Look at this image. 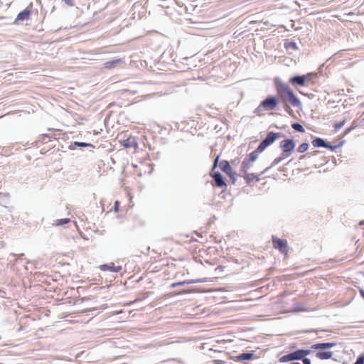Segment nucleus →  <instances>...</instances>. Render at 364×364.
<instances>
[{"instance_id":"1","label":"nucleus","mask_w":364,"mask_h":364,"mask_svg":"<svg viewBox=\"0 0 364 364\" xmlns=\"http://www.w3.org/2000/svg\"><path fill=\"white\" fill-rule=\"evenodd\" d=\"M274 87L277 91V96L279 97V102L289 103L294 107H299L301 102L289 86L284 82L280 78L276 77L274 80Z\"/></svg>"},{"instance_id":"2","label":"nucleus","mask_w":364,"mask_h":364,"mask_svg":"<svg viewBox=\"0 0 364 364\" xmlns=\"http://www.w3.org/2000/svg\"><path fill=\"white\" fill-rule=\"evenodd\" d=\"M283 136L284 134L281 132H267L266 137L258 145L257 151H264L269 146L272 144L277 139H279Z\"/></svg>"},{"instance_id":"3","label":"nucleus","mask_w":364,"mask_h":364,"mask_svg":"<svg viewBox=\"0 0 364 364\" xmlns=\"http://www.w3.org/2000/svg\"><path fill=\"white\" fill-rule=\"evenodd\" d=\"M279 105V97L277 95H268L261 102V107L267 111L276 109Z\"/></svg>"},{"instance_id":"4","label":"nucleus","mask_w":364,"mask_h":364,"mask_svg":"<svg viewBox=\"0 0 364 364\" xmlns=\"http://www.w3.org/2000/svg\"><path fill=\"white\" fill-rule=\"evenodd\" d=\"M296 143L293 139H286L279 144V147L282 151V155L284 157H289L294 151Z\"/></svg>"},{"instance_id":"5","label":"nucleus","mask_w":364,"mask_h":364,"mask_svg":"<svg viewBox=\"0 0 364 364\" xmlns=\"http://www.w3.org/2000/svg\"><path fill=\"white\" fill-rule=\"evenodd\" d=\"M312 145L314 146V147H317V148H326V149H328L331 151H334L336 150L337 148L341 146L343 144H344V141H341L337 145H331L329 142H328L326 140L322 139V138H320V137H316L313 141H312Z\"/></svg>"},{"instance_id":"6","label":"nucleus","mask_w":364,"mask_h":364,"mask_svg":"<svg viewBox=\"0 0 364 364\" xmlns=\"http://www.w3.org/2000/svg\"><path fill=\"white\" fill-rule=\"evenodd\" d=\"M272 243L275 249L278 250L282 254H287L288 244L285 239H280L274 235H272Z\"/></svg>"},{"instance_id":"7","label":"nucleus","mask_w":364,"mask_h":364,"mask_svg":"<svg viewBox=\"0 0 364 364\" xmlns=\"http://www.w3.org/2000/svg\"><path fill=\"white\" fill-rule=\"evenodd\" d=\"M311 75V73H309L307 75H296L292 76L289 79V82L291 83L293 85L304 86L306 80Z\"/></svg>"},{"instance_id":"8","label":"nucleus","mask_w":364,"mask_h":364,"mask_svg":"<svg viewBox=\"0 0 364 364\" xmlns=\"http://www.w3.org/2000/svg\"><path fill=\"white\" fill-rule=\"evenodd\" d=\"M301 358L299 349L289 353L281 358H279V361L280 363H286L289 361H293V360H300Z\"/></svg>"},{"instance_id":"9","label":"nucleus","mask_w":364,"mask_h":364,"mask_svg":"<svg viewBox=\"0 0 364 364\" xmlns=\"http://www.w3.org/2000/svg\"><path fill=\"white\" fill-rule=\"evenodd\" d=\"M210 175H211V177L213 179V181H214V183H215V186H217L218 188H223V187H226L227 186V184H226L225 181V178L222 175L221 173H220L218 171H215L214 172L212 170L211 173H210Z\"/></svg>"},{"instance_id":"10","label":"nucleus","mask_w":364,"mask_h":364,"mask_svg":"<svg viewBox=\"0 0 364 364\" xmlns=\"http://www.w3.org/2000/svg\"><path fill=\"white\" fill-rule=\"evenodd\" d=\"M31 9L28 6L26 9H25L24 10H23L18 13V14L17 15V16L14 21V23L18 25L20 23V22H23L24 21L28 20L31 17Z\"/></svg>"},{"instance_id":"11","label":"nucleus","mask_w":364,"mask_h":364,"mask_svg":"<svg viewBox=\"0 0 364 364\" xmlns=\"http://www.w3.org/2000/svg\"><path fill=\"white\" fill-rule=\"evenodd\" d=\"M255 357L256 356H255V351L252 350V351L238 354L237 355L231 357V358L234 361H240V360H252V359L255 358Z\"/></svg>"},{"instance_id":"12","label":"nucleus","mask_w":364,"mask_h":364,"mask_svg":"<svg viewBox=\"0 0 364 364\" xmlns=\"http://www.w3.org/2000/svg\"><path fill=\"white\" fill-rule=\"evenodd\" d=\"M336 346V343L326 342V343H318L311 346V348L313 350H326Z\"/></svg>"},{"instance_id":"13","label":"nucleus","mask_w":364,"mask_h":364,"mask_svg":"<svg viewBox=\"0 0 364 364\" xmlns=\"http://www.w3.org/2000/svg\"><path fill=\"white\" fill-rule=\"evenodd\" d=\"M208 281V279L207 278H201V279H191V280H186V281H183V282H176V283H172L170 284V287L171 288H173V287H178V286H183L186 284H194V283H203V282H206Z\"/></svg>"},{"instance_id":"14","label":"nucleus","mask_w":364,"mask_h":364,"mask_svg":"<svg viewBox=\"0 0 364 364\" xmlns=\"http://www.w3.org/2000/svg\"><path fill=\"white\" fill-rule=\"evenodd\" d=\"M122 144L127 149L135 148L137 146V141L134 136H129L122 140Z\"/></svg>"},{"instance_id":"15","label":"nucleus","mask_w":364,"mask_h":364,"mask_svg":"<svg viewBox=\"0 0 364 364\" xmlns=\"http://www.w3.org/2000/svg\"><path fill=\"white\" fill-rule=\"evenodd\" d=\"M100 269L102 271H110L112 272H119L122 269L121 266H115L114 263L111 262L109 264H102L100 267Z\"/></svg>"},{"instance_id":"16","label":"nucleus","mask_w":364,"mask_h":364,"mask_svg":"<svg viewBox=\"0 0 364 364\" xmlns=\"http://www.w3.org/2000/svg\"><path fill=\"white\" fill-rule=\"evenodd\" d=\"M173 267H169L167 263H165L164 259H161V271H162L163 274L164 275H173Z\"/></svg>"},{"instance_id":"17","label":"nucleus","mask_w":364,"mask_h":364,"mask_svg":"<svg viewBox=\"0 0 364 364\" xmlns=\"http://www.w3.org/2000/svg\"><path fill=\"white\" fill-rule=\"evenodd\" d=\"M333 354L332 351L319 350L316 352V357L320 360H328L332 358Z\"/></svg>"},{"instance_id":"18","label":"nucleus","mask_w":364,"mask_h":364,"mask_svg":"<svg viewBox=\"0 0 364 364\" xmlns=\"http://www.w3.org/2000/svg\"><path fill=\"white\" fill-rule=\"evenodd\" d=\"M251 163L252 162L247 160V159H245L241 164L240 171L238 175L242 176V174L247 173L248 169L252 166Z\"/></svg>"},{"instance_id":"19","label":"nucleus","mask_w":364,"mask_h":364,"mask_svg":"<svg viewBox=\"0 0 364 364\" xmlns=\"http://www.w3.org/2000/svg\"><path fill=\"white\" fill-rule=\"evenodd\" d=\"M85 148V147H92L94 148V145L90 143H86V142H80V141H74L71 143V144L69 146V149L73 150L75 148Z\"/></svg>"},{"instance_id":"20","label":"nucleus","mask_w":364,"mask_h":364,"mask_svg":"<svg viewBox=\"0 0 364 364\" xmlns=\"http://www.w3.org/2000/svg\"><path fill=\"white\" fill-rule=\"evenodd\" d=\"M219 167L220 170L225 173H228L232 168L230 164V162L227 160H222L220 161Z\"/></svg>"},{"instance_id":"21","label":"nucleus","mask_w":364,"mask_h":364,"mask_svg":"<svg viewBox=\"0 0 364 364\" xmlns=\"http://www.w3.org/2000/svg\"><path fill=\"white\" fill-rule=\"evenodd\" d=\"M247 183H250L251 182L253 181V180H255L256 181H259V178L258 177L257 175L255 174V173H243L242 174V176Z\"/></svg>"},{"instance_id":"22","label":"nucleus","mask_w":364,"mask_h":364,"mask_svg":"<svg viewBox=\"0 0 364 364\" xmlns=\"http://www.w3.org/2000/svg\"><path fill=\"white\" fill-rule=\"evenodd\" d=\"M284 48L287 50H299V47L296 44V42L294 41H289V40H286L285 42H284Z\"/></svg>"},{"instance_id":"23","label":"nucleus","mask_w":364,"mask_h":364,"mask_svg":"<svg viewBox=\"0 0 364 364\" xmlns=\"http://www.w3.org/2000/svg\"><path fill=\"white\" fill-rule=\"evenodd\" d=\"M121 63H122L121 59H115V60H112L107 61V62L105 63L104 65H105V68L107 69H112V68H115L117 65H118Z\"/></svg>"},{"instance_id":"24","label":"nucleus","mask_w":364,"mask_h":364,"mask_svg":"<svg viewBox=\"0 0 364 364\" xmlns=\"http://www.w3.org/2000/svg\"><path fill=\"white\" fill-rule=\"evenodd\" d=\"M285 157H284L283 156H280V157H277L276 158L271 164V165L266 168L262 172L261 174L262 173H264L266 172H267L270 168H272V167L275 166L276 165H277L278 164H279Z\"/></svg>"},{"instance_id":"25","label":"nucleus","mask_w":364,"mask_h":364,"mask_svg":"<svg viewBox=\"0 0 364 364\" xmlns=\"http://www.w3.org/2000/svg\"><path fill=\"white\" fill-rule=\"evenodd\" d=\"M70 222V218H63L55 220L53 225L55 226H63Z\"/></svg>"},{"instance_id":"26","label":"nucleus","mask_w":364,"mask_h":364,"mask_svg":"<svg viewBox=\"0 0 364 364\" xmlns=\"http://www.w3.org/2000/svg\"><path fill=\"white\" fill-rule=\"evenodd\" d=\"M263 151H257V148L249 154V160L251 162H254L258 158V153H261Z\"/></svg>"},{"instance_id":"27","label":"nucleus","mask_w":364,"mask_h":364,"mask_svg":"<svg viewBox=\"0 0 364 364\" xmlns=\"http://www.w3.org/2000/svg\"><path fill=\"white\" fill-rule=\"evenodd\" d=\"M291 127L298 132H304L305 129L303 126L299 122H294L291 124Z\"/></svg>"},{"instance_id":"28","label":"nucleus","mask_w":364,"mask_h":364,"mask_svg":"<svg viewBox=\"0 0 364 364\" xmlns=\"http://www.w3.org/2000/svg\"><path fill=\"white\" fill-rule=\"evenodd\" d=\"M309 144L306 142L302 143L297 149V151L299 153H304L309 149Z\"/></svg>"},{"instance_id":"29","label":"nucleus","mask_w":364,"mask_h":364,"mask_svg":"<svg viewBox=\"0 0 364 364\" xmlns=\"http://www.w3.org/2000/svg\"><path fill=\"white\" fill-rule=\"evenodd\" d=\"M282 107L285 112H287L289 114H291L293 113V110L290 107V104L287 102H283Z\"/></svg>"},{"instance_id":"30","label":"nucleus","mask_w":364,"mask_h":364,"mask_svg":"<svg viewBox=\"0 0 364 364\" xmlns=\"http://www.w3.org/2000/svg\"><path fill=\"white\" fill-rule=\"evenodd\" d=\"M311 349H299L300 354L301 358H306L307 355H310L311 353Z\"/></svg>"},{"instance_id":"31","label":"nucleus","mask_w":364,"mask_h":364,"mask_svg":"<svg viewBox=\"0 0 364 364\" xmlns=\"http://www.w3.org/2000/svg\"><path fill=\"white\" fill-rule=\"evenodd\" d=\"M226 174L229 176V178L232 181V183L233 184H235L237 181L236 173L235 171H233L232 169L230 172H228V173H226Z\"/></svg>"},{"instance_id":"32","label":"nucleus","mask_w":364,"mask_h":364,"mask_svg":"<svg viewBox=\"0 0 364 364\" xmlns=\"http://www.w3.org/2000/svg\"><path fill=\"white\" fill-rule=\"evenodd\" d=\"M346 124V120H343V121H341V122H336L333 127L335 129L336 131H338L341 128H342L344 124Z\"/></svg>"},{"instance_id":"33","label":"nucleus","mask_w":364,"mask_h":364,"mask_svg":"<svg viewBox=\"0 0 364 364\" xmlns=\"http://www.w3.org/2000/svg\"><path fill=\"white\" fill-rule=\"evenodd\" d=\"M49 138H50V134H42L39 136L38 141H41L42 143L44 144V143L47 142V139H48Z\"/></svg>"},{"instance_id":"34","label":"nucleus","mask_w":364,"mask_h":364,"mask_svg":"<svg viewBox=\"0 0 364 364\" xmlns=\"http://www.w3.org/2000/svg\"><path fill=\"white\" fill-rule=\"evenodd\" d=\"M356 127H357V124L355 123V121H353L351 126L346 129V131L344 132V135L349 134L352 130H353Z\"/></svg>"},{"instance_id":"35","label":"nucleus","mask_w":364,"mask_h":364,"mask_svg":"<svg viewBox=\"0 0 364 364\" xmlns=\"http://www.w3.org/2000/svg\"><path fill=\"white\" fill-rule=\"evenodd\" d=\"M264 110L263 109V107H261V103L255 109L254 113L256 114L258 116L262 115V111Z\"/></svg>"},{"instance_id":"36","label":"nucleus","mask_w":364,"mask_h":364,"mask_svg":"<svg viewBox=\"0 0 364 364\" xmlns=\"http://www.w3.org/2000/svg\"><path fill=\"white\" fill-rule=\"evenodd\" d=\"M354 364H364V354H360L356 359Z\"/></svg>"},{"instance_id":"37","label":"nucleus","mask_w":364,"mask_h":364,"mask_svg":"<svg viewBox=\"0 0 364 364\" xmlns=\"http://www.w3.org/2000/svg\"><path fill=\"white\" fill-rule=\"evenodd\" d=\"M219 158H220V155H218L216 156V158L214 159V161H213V169H215L218 166H219Z\"/></svg>"},{"instance_id":"38","label":"nucleus","mask_w":364,"mask_h":364,"mask_svg":"<svg viewBox=\"0 0 364 364\" xmlns=\"http://www.w3.org/2000/svg\"><path fill=\"white\" fill-rule=\"evenodd\" d=\"M300 360L303 362V364H311V360L308 358H301Z\"/></svg>"},{"instance_id":"39","label":"nucleus","mask_w":364,"mask_h":364,"mask_svg":"<svg viewBox=\"0 0 364 364\" xmlns=\"http://www.w3.org/2000/svg\"><path fill=\"white\" fill-rule=\"evenodd\" d=\"M63 1L69 6H73L75 5L74 0H63Z\"/></svg>"},{"instance_id":"40","label":"nucleus","mask_w":364,"mask_h":364,"mask_svg":"<svg viewBox=\"0 0 364 364\" xmlns=\"http://www.w3.org/2000/svg\"><path fill=\"white\" fill-rule=\"evenodd\" d=\"M119 202L117 200L114 202V206H113L114 211L117 212L119 210Z\"/></svg>"},{"instance_id":"41","label":"nucleus","mask_w":364,"mask_h":364,"mask_svg":"<svg viewBox=\"0 0 364 364\" xmlns=\"http://www.w3.org/2000/svg\"><path fill=\"white\" fill-rule=\"evenodd\" d=\"M23 257H24V254H20L17 256V259H18V260L24 259L26 261V263H29L30 262L28 260H27L26 258H24Z\"/></svg>"},{"instance_id":"42","label":"nucleus","mask_w":364,"mask_h":364,"mask_svg":"<svg viewBox=\"0 0 364 364\" xmlns=\"http://www.w3.org/2000/svg\"><path fill=\"white\" fill-rule=\"evenodd\" d=\"M214 364H225V361L222 360H213Z\"/></svg>"},{"instance_id":"43","label":"nucleus","mask_w":364,"mask_h":364,"mask_svg":"<svg viewBox=\"0 0 364 364\" xmlns=\"http://www.w3.org/2000/svg\"><path fill=\"white\" fill-rule=\"evenodd\" d=\"M10 257H15V258H14V264H16V262L18 261V259H17V257H16V254L12 253V254H11V255H10Z\"/></svg>"},{"instance_id":"44","label":"nucleus","mask_w":364,"mask_h":364,"mask_svg":"<svg viewBox=\"0 0 364 364\" xmlns=\"http://www.w3.org/2000/svg\"><path fill=\"white\" fill-rule=\"evenodd\" d=\"M359 292H360V294L361 297H362L363 299H364V289H363L360 288V289H359Z\"/></svg>"},{"instance_id":"45","label":"nucleus","mask_w":364,"mask_h":364,"mask_svg":"<svg viewBox=\"0 0 364 364\" xmlns=\"http://www.w3.org/2000/svg\"><path fill=\"white\" fill-rule=\"evenodd\" d=\"M160 76H161V79L164 78V77L166 76V74L161 73Z\"/></svg>"},{"instance_id":"46","label":"nucleus","mask_w":364,"mask_h":364,"mask_svg":"<svg viewBox=\"0 0 364 364\" xmlns=\"http://www.w3.org/2000/svg\"><path fill=\"white\" fill-rule=\"evenodd\" d=\"M360 225H361V226H362V225H364V220H361V221L360 222Z\"/></svg>"},{"instance_id":"47","label":"nucleus","mask_w":364,"mask_h":364,"mask_svg":"<svg viewBox=\"0 0 364 364\" xmlns=\"http://www.w3.org/2000/svg\"><path fill=\"white\" fill-rule=\"evenodd\" d=\"M291 364H301L300 363H297V362H294V363H291Z\"/></svg>"},{"instance_id":"48","label":"nucleus","mask_w":364,"mask_h":364,"mask_svg":"<svg viewBox=\"0 0 364 364\" xmlns=\"http://www.w3.org/2000/svg\"><path fill=\"white\" fill-rule=\"evenodd\" d=\"M122 311L121 310V311H119L116 312V314H120V313H122Z\"/></svg>"},{"instance_id":"49","label":"nucleus","mask_w":364,"mask_h":364,"mask_svg":"<svg viewBox=\"0 0 364 364\" xmlns=\"http://www.w3.org/2000/svg\"><path fill=\"white\" fill-rule=\"evenodd\" d=\"M305 156H306V155H303V156H301L300 157V159H301L304 158V157H305Z\"/></svg>"},{"instance_id":"50","label":"nucleus","mask_w":364,"mask_h":364,"mask_svg":"<svg viewBox=\"0 0 364 364\" xmlns=\"http://www.w3.org/2000/svg\"><path fill=\"white\" fill-rule=\"evenodd\" d=\"M218 268H220V269H222V267L221 266H218Z\"/></svg>"},{"instance_id":"51","label":"nucleus","mask_w":364,"mask_h":364,"mask_svg":"<svg viewBox=\"0 0 364 364\" xmlns=\"http://www.w3.org/2000/svg\"><path fill=\"white\" fill-rule=\"evenodd\" d=\"M218 268H220V269H222V267L221 266H218Z\"/></svg>"}]
</instances>
